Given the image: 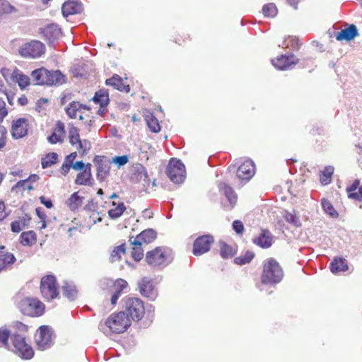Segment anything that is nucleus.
<instances>
[{
    "label": "nucleus",
    "instance_id": "nucleus-64",
    "mask_svg": "<svg viewBox=\"0 0 362 362\" xmlns=\"http://www.w3.org/2000/svg\"><path fill=\"white\" fill-rule=\"evenodd\" d=\"M1 73L7 81H11V74L12 71L10 69L4 68L1 70Z\"/></svg>",
    "mask_w": 362,
    "mask_h": 362
},
{
    "label": "nucleus",
    "instance_id": "nucleus-32",
    "mask_svg": "<svg viewBox=\"0 0 362 362\" xmlns=\"http://www.w3.org/2000/svg\"><path fill=\"white\" fill-rule=\"evenodd\" d=\"M92 100L95 104H99L101 107H106L110 102L109 93L107 90L100 89L95 93Z\"/></svg>",
    "mask_w": 362,
    "mask_h": 362
},
{
    "label": "nucleus",
    "instance_id": "nucleus-25",
    "mask_svg": "<svg viewBox=\"0 0 362 362\" xmlns=\"http://www.w3.org/2000/svg\"><path fill=\"white\" fill-rule=\"evenodd\" d=\"M16 262L15 256L6 250L4 246H0V271Z\"/></svg>",
    "mask_w": 362,
    "mask_h": 362
},
{
    "label": "nucleus",
    "instance_id": "nucleus-6",
    "mask_svg": "<svg viewBox=\"0 0 362 362\" xmlns=\"http://www.w3.org/2000/svg\"><path fill=\"white\" fill-rule=\"evenodd\" d=\"M165 173L169 179L176 184L182 183L186 177L185 165L180 160L175 158L170 160Z\"/></svg>",
    "mask_w": 362,
    "mask_h": 362
},
{
    "label": "nucleus",
    "instance_id": "nucleus-43",
    "mask_svg": "<svg viewBox=\"0 0 362 362\" xmlns=\"http://www.w3.org/2000/svg\"><path fill=\"white\" fill-rule=\"evenodd\" d=\"M283 216L286 221L291 224L293 226L296 228L301 226L300 220L299 217L296 216L295 211L289 212L288 211H285Z\"/></svg>",
    "mask_w": 362,
    "mask_h": 362
},
{
    "label": "nucleus",
    "instance_id": "nucleus-36",
    "mask_svg": "<svg viewBox=\"0 0 362 362\" xmlns=\"http://www.w3.org/2000/svg\"><path fill=\"white\" fill-rule=\"evenodd\" d=\"M39 176L36 174L30 175L27 179L21 180L18 181L14 186L12 187V191H18V189H21V187L26 185V188L28 190L30 191L33 189L31 184H29V182H36L39 180Z\"/></svg>",
    "mask_w": 362,
    "mask_h": 362
},
{
    "label": "nucleus",
    "instance_id": "nucleus-53",
    "mask_svg": "<svg viewBox=\"0 0 362 362\" xmlns=\"http://www.w3.org/2000/svg\"><path fill=\"white\" fill-rule=\"evenodd\" d=\"M7 131L3 126H0V151L4 148L6 143Z\"/></svg>",
    "mask_w": 362,
    "mask_h": 362
},
{
    "label": "nucleus",
    "instance_id": "nucleus-4",
    "mask_svg": "<svg viewBox=\"0 0 362 362\" xmlns=\"http://www.w3.org/2000/svg\"><path fill=\"white\" fill-rule=\"evenodd\" d=\"M123 308L126 316L130 321H140L145 313L144 303L141 299L137 297L126 296L123 298Z\"/></svg>",
    "mask_w": 362,
    "mask_h": 362
},
{
    "label": "nucleus",
    "instance_id": "nucleus-38",
    "mask_svg": "<svg viewBox=\"0 0 362 362\" xmlns=\"http://www.w3.org/2000/svg\"><path fill=\"white\" fill-rule=\"evenodd\" d=\"M69 139L72 146L78 144V149H82L83 148V143L80 139L78 129L76 127L72 126L69 128Z\"/></svg>",
    "mask_w": 362,
    "mask_h": 362
},
{
    "label": "nucleus",
    "instance_id": "nucleus-30",
    "mask_svg": "<svg viewBox=\"0 0 362 362\" xmlns=\"http://www.w3.org/2000/svg\"><path fill=\"white\" fill-rule=\"evenodd\" d=\"M89 109L86 105L81 104L79 102L72 101L65 107V112L70 118L75 119L77 117L78 112H81V110H88Z\"/></svg>",
    "mask_w": 362,
    "mask_h": 362
},
{
    "label": "nucleus",
    "instance_id": "nucleus-26",
    "mask_svg": "<svg viewBox=\"0 0 362 362\" xmlns=\"http://www.w3.org/2000/svg\"><path fill=\"white\" fill-rule=\"evenodd\" d=\"M329 268L332 273L338 274L341 272L347 271L349 269V266L345 258L336 257L330 263Z\"/></svg>",
    "mask_w": 362,
    "mask_h": 362
},
{
    "label": "nucleus",
    "instance_id": "nucleus-44",
    "mask_svg": "<svg viewBox=\"0 0 362 362\" xmlns=\"http://www.w3.org/2000/svg\"><path fill=\"white\" fill-rule=\"evenodd\" d=\"M16 12V8L6 0H0V18Z\"/></svg>",
    "mask_w": 362,
    "mask_h": 362
},
{
    "label": "nucleus",
    "instance_id": "nucleus-48",
    "mask_svg": "<svg viewBox=\"0 0 362 362\" xmlns=\"http://www.w3.org/2000/svg\"><path fill=\"white\" fill-rule=\"evenodd\" d=\"M126 207L123 202H120L115 208L108 211L109 217L112 219H116L120 217L124 212Z\"/></svg>",
    "mask_w": 362,
    "mask_h": 362
},
{
    "label": "nucleus",
    "instance_id": "nucleus-7",
    "mask_svg": "<svg viewBox=\"0 0 362 362\" xmlns=\"http://www.w3.org/2000/svg\"><path fill=\"white\" fill-rule=\"evenodd\" d=\"M40 291L43 298L48 301L58 296V287L54 276L47 275L42 278L40 281Z\"/></svg>",
    "mask_w": 362,
    "mask_h": 362
},
{
    "label": "nucleus",
    "instance_id": "nucleus-14",
    "mask_svg": "<svg viewBox=\"0 0 362 362\" xmlns=\"http://www.w3.org/2000/svg\"><path fill=\"white\" fill-rule=\"evenodd\" d=\"M93 162L97 166V179L100 182H103L109 175L110 162L105 156H95Z\"/></svg>",
    "mask_w": 362,
    "mask_h": 362
},
{
    "label": "nucleus",
    "instance_id": "nucleus-28",
    "mask_svg": "<svg viewBox=\"0 0 362 362\" xmlns=\"http://www.w3.org/2000/svg\"><path fill=\"white\" fill-rule=\"evenodd\" d=\"M105 84L107 86H112L119 91L125 93H129L130 91L129 86L124 85L122 78L117 74H115L112 78L107 79L105 81Z\"/></svg>",
    "mask_w": 362,
    "mask_h": 362
},
{
    "label": "nucleus",
    "instance_id": "nucleus-41",
    "mask_svg": "<svg viewBox=\"0 0 362 362\" xmlns=\"http://www.w3.org/2000/svg\"><path fill=\"white\" fill-rule=\"evenodd\" d=\"M58 159V154L52 152L47 153L44 158H42L41 165L43 169L51 167L55 164Z\"/></svg>",
    "mask_w": 362,
    "mask_h": 362
},
{
    "label": "nucleus",
    "instance_id": "nucleus-21",
    "mask_svg": "<svg viewBox=\"0 0 362 362\" xmlns=\"http://www.w3.org/2000/svg\"><path fill=\"white\" fill-rule=\"evenodd\" d=\"M273 236L269 230L263 229L257 237L253 238V243L262 248H269L272 246Z\"/></svg>",
    "mask_w": 362,
    "mask_h": 362
},
{
    "label": "nucleus",
    "instance_id": "nucleus-57",
    "mask_svg": "<svg viewBox=\"0 0 362 362\" xmlns=\"http://www.w3.org/2000/svg\"><path fill=\"white\" fill-rule=\"evenodd\" d=\"M47 140L50 144H54L62 141L59 135L57 134L56 132H52L51 135L47 137Z\"/></svg>",
    "mask_w": 362,
    "mask_h": 362
},
{
    "label": "nucleus",
    "instance_id": "nucleus-29",
    "mask_svg": "<svg viewBox=\"0 0 362 362\" xmlns=\"http://www.w3.org/2000/svg\"><path fill=\"white\" fill-rule=\"evenodd\" d=\"M134 179L137 182L144 181L145 184L148 185L150 179L146 168L141 164H136L133 166Z\"/></svg>",
    "mask_w": 362,
    "mask_h": 362
},
{
    "label": "nucleus",
    "instance_id": "nucleus-40",
    "mask_svg": "<svg viewBox=\"0 0 362 362\" xmlns=\"http://www.w3.org/2000/svg\"><path fill=\"white\" fill-rule=\"evenodd\" d=\"M83 197L78 195V192H74L66 202V204L71 211L78 209L83 203Z\"/></svg>",
    "mask_w": 362,
    "mask_h": 362
},
{
    "label": "nucleus",
    "instance_id": "nucleus-13",
    "mask_svg": "<svg viewBox=\"0 0 362 362\" xmlns=\"http://www.w3.org/2000/svg\"><path fill=\"white\" fill-rule=\"evenodd\" d=\"M167 255L162 247H158L146 255V262L153 267L165 265Z\"/></svg>",
    "mask_w": 362,
    "mask_h": 362
},
{
    "label": "nucleus",
    "instance_id": "nucleus-9",
    "mask_svg": "<svg viewBox=\"0 0 362 362\" xmlns=\"http://www.w3.org/2000/svg\"><path fill=\"white\" fill-rule=\"evenodd\" d=\"M53 330L47 325L40 326L37 332L36 344L37 349L40 351H45L50 348L53 342Z\"/></svg>",
    "mask_w": 362,
    "mask_h": 362
},
{
    "label": "nucleus",
    "instance_id": "nucleus-55",
    "mask_svg": "<svg viewBox=\"0 0 362 362\" xmlns=\"http://www.w3.org/2000/svg\"><path fill=\"white\" fill-rule=\"evenodd\" d=\"M7 115L8 111L6 108V103L4 100L0 98V123L2 122Z\"/></svg>",
    "mask_w": 362,
    "mask_h": 362
},
{
    "label": "nucleus",
    "instance_id": "nucleus-33",
    "mask_svg": "<svg viewBox=\"0 0 362 362\" xmlns=\"http://www.w3.org/2000/svg\"><path fill=\"white\" fill-rule=\"evenodd\" d=\"M62 291L63 295L71 301L74 300L77 297L78 290L73 283L65 281L62 286Z\"/></svg>",
    "mask_w": 362,
    "mask_h": 362
},
{
    "label": "nucleus",
    "instance_id": "nucleus-58",
    "mask_svg": "<svg viewBox=\"0 0 362 362\" xmlns=\"http://www.w3.org/2000/svg\"><path fill=\"white\" fill-rule=\"evenodd\" d=\"M11 231L13 233H19L22 230L21 224L19 221H14L11 224Z\"/></svg>",
    "mask_w": 362,
    "mask_h": 362
},
{
    "label": "nucleus",
    "instance_id": "nucleus-50",
    "mask_svg": "<svg viewBox=\"0 0 362 362\" xmlns=\"http://www.w3.org/2000/svg\"><path fill=\"white\" fill-rule=\"evenodd\" d=\"M125 252V244H122L117 247H116L112 252L111 253L110 259L111 262H116L119 260L121 257L122 255H124Z\"/></svg>",
    "mask_w": 362,
    "mask_h": 362
},
{
    "label": "nucleus",
    "instance_id": "nucleus-19",
    "mask_svg": "<svg viewBox=\"0 0 362 362\" xmlns=\"http://www.w3.org/2000/svg\"><path fill=\"white\" fill-rule=\"evenodd\" d=\"M218 187L220 191L224 194L228 202V204H224V207L228 210L233 209L237 202V196L234 190L224 182L220 183Z\"/></svg>",
    "mask_w": 362,
    "mask_h": 362
},
{
    "label": "nucleus",
    "instance_id": "nucleus-45",
    "mask_svg": "<svg viewBox=\"0 0 362 362\" xmlns=\"http://www.w3.org/2000/svg\"><path fill=\"white\" fill-rule=\"evenodd\" d=\"M147 125L152 132L157 133L160 130V127L157 118L152 114L146 117Z\"/></svg>",
    "mask_w": 362,
    "mask_h": 362
},
{
    "label": "nucleus",
    "instance_id": "nucleus-34",
    "mask_svg": "<svg viewBox=\"0 0 362 362\" xmlns=\"http://www.w3.org/2000/svg\"><path fill=\"white\" fill-rule=\"evenodd\" d=\"M31 76L37 85H46L47 69L45 68L37 69L32 71Z\"/></svg>",
    "mask_w": 362,
    "mask_h": 362
},
{
    "label": "nucleus",
    "instance_id": "nucleus-46",
    "mask_svg": "<svg viewBox=\"0 0 362 362\" xmlns=\"http://www.w3.org/2000/svg\"><path fill=\"white\" fill-rule=\"evenodd\" d=\"M334 167L329 165L325 168L320 175V182L322 185H328L331 182V177L334 173Z\"/></svg>",
    "mask_w": 362,
    "mask_h": 362
},
{
    "label": "nucleus",
    "instance_id": "nucleus-20",
    "mask_svg": "<svg viewBox=\"0 0 362 362\" xmlns=\"http://www.w3.org/2000/svg\"><path fill=\"white\" fill-rule=\"evenodd\" d=\"M348 25L347 28L342 29L336 34L335 37L337 40L349 42L358 36L359 33L356 26L354 24Z\"/></svg>",
    "mask_w": 362,
    "mask_h": 362
},
{
    "label": "nucleus",
    "instance_id": "nucleus-2",
    "mask_svg": "<svg viewBox=\"0 0 362 362\" xmlns=\"http://www.w3.org/2000/svg\"><path fill=\"white\" fill-rule=\"evenodd\" d=\"M284 276L283 269L275 259L269 258L264 261L260 277L262 285L275 286L282 281Z\"/></svg>",
    "mask_w": 362,
    "mask_h": 362
},
{
    "label": "nucleus",
    "instance_id": "nucleus-17",
    "mask_svg": "<svg viewBox=\"0 0 362 362\" xmlns=\"http://www.w3.org/2000/svg\"><path fill=\"white\" fill-rule=\"evenodd\" d=\"M255 175V163L251 160L243 163L237 170V177L242 180L248 181Z\"/></svg>",
    "mask_w": 362,
    "mask_h": 362
},
{
    "label": "nucleus",
    "instance_id": "nucleus-54",
    "mask_svg": "<svg viewBox=\"0 0 362 362\" xmlns=\"http://www.w3.org/2000/svg\"><path fill=\"white\" fill-rule=\"evenodd\" d=\"M232 227L237 234H242L243 233L244 226L242 221L239 220L234 221L233 222Z\"/></svg>",
    "mask_w": 362,
    "mask_h": 362
},
{
    "label": "nucleus",
    "instance_id": "nucleus-11",
    "mask_svg": "<svg viewBox=\"0 0 362 362\" xmlns=\"http://www.w3.org/2000/svg\"><path fill=\"white\" fill-rule=\"evenodd\" d=\"M298 61V58L293 53H288L272 59V63L277 69L284 71L292 69Z\"/></svg>",
    "mask_w": 362,
    "mask_h": 362
},
{
    "label": "nucleus",
    "instance_id": "nucleus-59",
    "mask_svg": "<svg viewBox=\"0 0 362 362\" xmlns=\"http://www.w3.org/2000/svg\"><path fill=\"white\" fill-rule=\"evenodd\" d=\"M40 201L46 208L51 209L53 206L52 202L50 199L46 198L44 196L40 197Z\"/></svg>",
    "mask_w": 362,
    "mask_h": 362
},
{
    "label": "nucleus",
    "instance_id": "nucleus-61",
    "mask_svg": "<svg viewBox=\"0 0 362 362\" xmlns=\"http://www.w3.org/2000/svg\"><path fill=\"white\" fill-rule=\"evenodd\" d=\"M360 185V180H355L353 183L346 187V192H351L356 191L358 188H359Z\"/></svg>",
    "mask_w": 362,
    "mask_h": 362
},
{
    "label": "nucleus",
    "instance_id": "nucleus-8",
    "mask_svg": "<svg viewBox=\"0 0 362 362\" xmlns=\"http://www.w3.org/2000/svg\"><path fill=\"white\" fill-rule=\"evenodd\" d=\"M45 52V45L38 40H31L29 42L23 44L19 48V54L24 58H38L41 57Z\"/></svg>",
    "mask_w": 362,
    "mask_h": 362
},
{
    "label": "nucleus",
    "instance_id": "nucleus-23",
    "mask_svg": "<svg viewBox=\"0 0 362 362\" xmlns=\"http://www.w3.org/2000/svg\"><path fill=\"white\" fill-rule=\"evenodd\" d=\"M47 86H60L66 82V76L59 71L47 70Z\"/></svg>",
    "mask_w": 362,
    "mask_h": 362
},
{
    "label": "nucleus",
    "instance_id": "nucleus-5",
    "mask_svg": "<svg viewBox=\"0 0 362 362\" xmlns=\"http://www.w3.org/2000/svg\"><path fill=\"white\" fill-rule=\"evenodd\" d=\"M20 311L28 316H40L44 313V305L35 298H25L18 303Z\"/></svg>",
    "mask_w": 362,
    "mask_h": 362
},
{
    "label": "nucleus",
    "instance_id": "nucleus-10",
    "mask_svg": "<svg viewBox=\"0 0 362 362\" xmlns=\"http://www.w3.org/2000/svg\"><path fill=\"white\" fill-rule=\"evenodd\" d=\"M214 242V237L210 234L199 236L194 242L192 252L195 256L206 253Z\"/></svg>",
    "mask_w": 362,
    "mask_h": 362
},
{
    "label": "nucleus",
    "instance_id": "nucleus-12",
    "mask_svg": "<svg viewBox=\"0 0 362 362\" xmlns=\"http://www.w3.org/2000/svg\"><path fill=\"white\" fill-rule=\"evenodd\" d=\"M137 286L142 296L148 298L150 300H154L156 298L158 293L152 279L144 277L138 282Z\"/></svg>",
    "mask_w": 362,
    "mask_h": 362
},
{
    "label": "nucleus",
    "instance_id": "nucleus-27",
    "mask_svg": "<svg viewBox=\"0 0 362 362\" xmlns=\"http://www.w3.org/2000/svg\"><path fill=\"white\" fill-rule=\"evenodd\" d=\"M156 237L157 232L152 228H148L141 232L136 238H134V239L137 244H139V243H141V244L143 243L149 244L152 243Z\"/></svg>",
    "mask_w": 362,
    "mask_h": 362
},
{
    "label": "nucleus",
    "instance_id": "nucleus-18",
    "mask_svg": "<svg viewBox=\"0 0 362 362\" xmlns=\"http://www.w3.org/2000/svg\"><path fill=\"white\" fill-rule=\"evenodd\" d=\"M83 10V5L79 0H68L62 6V12L64 17L80 13Z\"/></svg>",
    "mask_w": 362,
    "mask_h": 362
},
{
    "label": "nucleus",
    "instance_id": "nucleus-49",
    "mask_svg": "<svg viewBox=\"0 0 362 362\" xmlns=\"http://www.w3.org/2000/svg\"><path fill=\"white\" fill-rule=\"evenodd\" d=\"M255 254L251 251H247L244 255L237 257L234 259V262L238 265H243L252 261Z\"/></svg>",
    "mask_w": 362,
    "mask_h": 362
},
{
    "label": "nucleus",
    "instance_id": "nucleus-60",
    "mask_svg": "<svg viewBox=\"0 0 362 362\" xmlns=\"http://www.w3.org/2000/svg\"><path fill=\"white\" fill-rule=\"evenodd\" d=\"M98 207V203L95 202L93 199L88 201L87 204L85 206L84 209L86 211H95Z\"/></svg>",
    "mask_w": 362,
    "mask_h": 362
},
{
    "label": "nucleus",
    "instance_id": "nucleus-62",
    "mask_svg": "<svg viewBox=\"0 0 362 362\" xmlns=\"http://www.w3.org/2000/svg\"><path fill=\"white\" fill-rule=\"evenodd\" d=\"M72 165L73 164H69L68 163L64 162L61 167L62 174L64 176L66 175L67 173L69 172L71 168H72Z\"/></svg>",
    "mask_w": 362,
    "mask_h": 362
},
{
    "label": "nucleus",
    "instance_id": "nucleus-42",
    "mask_svg": "<svg viewBox=\"0 0 362 362\" xmlns=\"http://www.w3.org/2000/svg\"><path fill=\"white\" fill-rule=\"evenodd\" d=\"M219 245L221 249L220 255L222 258L228 259L234 256L235 251L230 245H228L223 241H221Z\"/></svg>",
    "mask_w": 362,
    "mask_h": 362
},
{
    "label": "nucleus",
    "instance_id": "nucleus-15",
    "mask_svg": "<svg viewBox=\"0 0 362 362\" xmlns=\"http://www.w3.org/2000/svg\"><path fill=\"white\" fill-rule=\"evenodd\" d=\"M39 33L49 43H53L62 35L61 28L57 24H47L45 27L39 29Z\"/></svg>",
    "mask_w": 362,
    "mask_h": 362
},
{
    "label": "nucleus",
    "instance_id": "nucleus-1",
    "mask_svg": "<svg viewBox=\"0 0 362 362\" xmlns=\"http://www.w3.org/2000/svg\"><path fill=\"white\" fill-rule=\"evenodd\" d=\"M11 330V344L13 346V351L19 357L25 360L31 359L34 356V351L26 341V334L28 332V326L16 321L13 323Z\"/></svg>",
    "mask_w": 362,
    "mask_h": 362
},
{
    "label": "nucleus",
    "instance_id": "nucleus-51",
    "mask_svg": "<svg viewBox=\"0 0 362 362\" xmlns=\"http://www.w3.org/2000/svg\"><path fill=\"white\" fill-rule=\"evenodd\" d=\"M262 13L266 17H274L277 14V8L274 4L270 3L262 8Z\"/></svg>",
    "mask_w": 362,
    "mask_h": 362
},
{
    "label": "nucleus",
    "instance_id": "nucleus-37",
    "mask_svg": "<svg viewBox=\"0 0 362 362\" xmlns=\"http://www.w3.org/2000/svg\"><path fill=\"white\" fill-rule=\"evenodd\" d=\"M302 42L298 37L289 35L283 42V47L290 48L293 51H298Z\"/></svg>",
    "mask_w": 362,
    "mask_h": 362
},
{
    "label": "nucleus",
    "instance_id": "nucleus-35",
    "mask_svg": "<svg viewBox=\"0 0 362 362\" xmlns=\"http://www.w3.org/2000/svg\"><path fill=\"white\" fill-rule=\"evenodd\" d=\"M36 233L33 230L23 232L20 236V243L24 246H31L35 244Z\"/></svg>",
    "mask_w": 362,
    "mask_h": 362
},
{
    "label": "nucleus",
    "instance_id": "nucleus-39",
    "mask_svg": "<svg viewBox=\"0 0 362 362\" xmlns=\"http://www.w3.org/2000/svg\"><path fill=\"white\" fill-rule=\"evenodd\" d=\"M132 238L133 237L130 238L129 239L131 244L133 245L132 257L135 261L139 262L144 257V250L141 247L142 244L141 243L137 244L136 243V240L134 238L132 240Z\"/></svg>",
    "mask_w": 362,
    "mask_h": 362
},
{
    "label": "nucleus",
    "instance_id": "nucleus-47",
    "mask_svg": "<svg viewBox=\"0 0 362 362\" xmlns=\"http://www.w3.org/2000/svg\"><path fill=\"white\" fill-rule=\"evenodd\" d=\"M321 205L325 212L331 217L336 218L338 216L339 214L337 211L334 209L333 205L329 201L326 199H322L321 200Z\"/></svg>",
    "mask_w": 362,
    "mask_h": 362
},
{
    "label": "nucleus",
    "instance_id": "nucleus-52",
    "mask_svg": "<svg viewBox=\"0 0 362 362\" xmlns=\"http://www.w3.org/2000/svg\"><path fill=\"white\" fill-rule=\"evenodd\" d=\"M128 160L129 158L127 155L117 156L112 158L111 163L117 164L118 167H121L127 164L128 163Z\"/></svg>",
    "mask_w": 362,
    "mask_h": 362
},
{
    "label": "nucleus",
    "instance_id": "nucleus-63",
    "mask_svg": "<svg viewBox=\"0 0 362 362\" xmlns=\"http://www.w3.org/2000/svg\"><path fill=\"white\" fill-rule=\"evenodd\" d=\"M72 168L76 170H82L86 168L85 163L82 160L76 161L73 163Z\"/></svg>",
    "mask_w": 362,
    "mask_h": 362
},
{
    "label": "nucleus",
    "instance_id": "nucleus-56",
    "mask_svg": "<svg viewBox=\"0 0 362 362\" xmlns=\"http://www.w3.org/2000/svg\"><path fill=\"white\" fill-rule=\"evenodd\" d=\"M127 286H128L127 282L122 279H118L114 283V288H117L122 291L124 288H126L127 287Z\"/></svg>",
    "mask_w": 362,
    "mask_h": 362
},
{
    "label": "nucleus",
    "instance_id": "nucleus-31",
    "mask_svg": "<svg viewBox=\"0 0 362 362\" xmlns=\"http://www.w3.org/2000/svg\"><path fill=\"white\" fill-rule=\"evenodd\" d=\"M11 330L8 329L6 326L0 327V347H4L13 351V346L8 342L9 340L11 341Z\"/></svg>",
    "mask_w": 362,
    "mask_h": 362
},
{
    "label": "nucleus",
    "instance_id": "nucleus-3",
    "mask_svg": "<svg viewBox=\"0 0 362 362\" xmlns=\"http://www.w3.org/2000/svg\"><path fill=\"white\" fill-rule=\"evenodd\" d=\"M131 325L129 318L126 316L125 313L120 311L112 314L104 324L99 325V329L107 335L110 332L112 333H123Z\"/></svg>",
    "mask_w": 362,
    "mask_h": 362
},
{
    "label": "nucleus",
    "instance_id": "nucleus-24",
    "mask_svg": "<svg viewBox=\"0 0 362 362\" xmlns=\"http://www.w3.org/2000/svg\"><path fill=\"white\" fill-rule=\"evenodd\" d=\"M92 180L90 164H88L83 171L78 173L75 183L79 185L91 186L93 185Z\"/></svg>",
    "mask_w": 362,
    "mask_h": 362
},
{
    "label": "nucleus",
    "instance_id": "nucleus-22",
    "mask_svg": "<svg viewBox=\"0 0 362 362\" xmlns=\"http://www.w3.org/2000/svg\"><path fill=\"white\" fill-rule=\"evenodd\" d=\"M11 81L18 83L21 90L25 89L30 85V78L16 68L11 74Z\"/></svg>",
    "mask_w": 362,
    "mask_h": 362
},
{
    "label": "nucleus",
    "instance_id": "nucleus-16",
    "mask_svg": "<svg viewBox=\"0 0 362 362\" xmlns=\"http://www.w3.org/2000/svg\"><path fill=\"white\" fill-rule=\"evenodd\" d=\"M28 119L24 117L13 120L11 127V135L18 139L24 137L28 134Z\"/></svg>",
    "mask_w": 362,
    "mask_h": 362
}]
</instances>
